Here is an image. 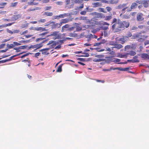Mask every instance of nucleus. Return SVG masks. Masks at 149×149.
Instances as JSON below:
<instances>
[{"label":"nucleus","mask_w":149,"mask_h":149,"mask_svg":"<svg viewBox=\"0 0 149 149\" xmlns=\"http://www.w3.org/2000/svg\"><path fill=\"white\" fill-rule=\"evenodd\" d=\"M7 47L8 49H10L13 48L14 47V45L13 44H7Z\"/></svg>","instance_id":"nucleus-29"},{"label":"nucleus","mask_w":149,"mask_h":149,"mask_svg":"<svg viewBox=\"0 0 149 149\" xmlns=\"http://www.w3.org/2000/svg\"><path fill=\"white\" fill-rule=\"evenodd\" d=\"M56 4L58 5H62L63 3V2L61 1H57L56 2Z\"/></svg>","instance_id":"nucleus-55"},{"label":"nucleus","mask_w":149,"mask_h":149,"mask_svg":"<svg viewBox=\"0 0 149 149\" xmlns=\"http://www.w3.org/2000/svg\"><path fill=\"white\" fill-rule=\"evenodd\" d=\"M13 23H14L13 22L10 23H8V24H7L5 25H4V26H4V27H6L8 26H10L11 25H12V24H13Z\"/></svg>","instance_id":"nucleus-38"},{"label":"nucleus","mask_w":149,"mask_h":149,"mask_svg":"<svg viewBox=\"0 0 149 149\" xmlns=\"http://www.w3.org/2000/svg\"><path fill=\"white\" fill-rule=\"evenodd\" d=\"M46 38V37H44V38H38L36 39V41H38L39 40H41L43 39H44Z\"/></svg>","instance_id":"nucleus-49"},{"label":"nucleus","mask_w":149,"mask_h":149,"mask_svg":"<svg viewBox=\"0 0 149 149\" xmlns=\"http://www.w3.org/2000/svg\"><path fill=\"white\" fill-rule=\"evenodd\" d=\"M41 0H32V1L30 2H28V4L29 5H37L38 4V3L34 2L35 1H40Z\"/></svg>","instance_id":"nucleus-11"},{"label":"nucleus","mask_w":149,"mask_h":149,"mask_svg":"<svg viewBox=\"0 0 149 149\" xmlns=\"http://www.w3.org/2000/svg\"><path fill=\"white\" fill-rule=\"evenodd\" d=\"M18 3V2H15L14 3H12L11 4L10 6L12 7H16L17 6Z\"/></svg>","instance_id":"nucleus-33"},{"label":"nucleus","mask_w":149,"mask_h":149,"mask_svg":"<svg viewBox=\"0 0 149 149\" xmlns=\"http://www.w3.org/2000/svg\"><path fill=\"white\" fill-rule=\"evenodd\" d=\"M141 57L144 59H149V55L146 53H143L141 54Z\"/></svg>","instance_id":"nucleus-7"},{"label":"nucleus","mask_w":149,"mask_h":149,"mask_svg":"<svg viewBox=\"0 0 149 149\" xmlns=\"http://www.w3.org/2000/svg\"><path fill=\"white\" fill-rule=\"evenodd\" d=\"M127 3H123L119 4L117 7V8L118 9H123L126 7Z\"/></svg>","instance_id":"nucleus-10"},{"label":"nucleus","mask_w":149,"mask_h":149,"mask_svg":"<svg viewBox=\"0 0 149 149\" xmlns=\"http://www.w3.org/2000/svg\"><path fill=\"white\" fill-rule=\"evenodd\" d=\"M140 36H141V33H138L134 35L132 37V38L135 39Z\"/></svg>","instance_id":"nucleus-16"},{"label":"nucleus","mask_w":149,"mask_h":149,"mask_svg":"<svg viewBox=\"0 0 149 149\" xmlns=\"http://www.w3.org/2000/svg\"><path fill=\"white\" fill-rule=\"evenodd\" d=\"M48 33V32L43 33L41 34H39V36H41V38H44V37H46L45 36Z\"/></svg>","instance_id":"nucleus-28"},{"label":"nucleus","mask_w":149,"mask_h":149,"mask_svg":"<svg viewBox=\"0 0 149 149\" xmlns=\"http://www.w3.org/2000/svg\"><path fill=\"white\" fill-rule=\"evenodd\" d=\"M86 13V11L84 10L80 12V14L85 15Z\"/></svg>","instance_id":"nucleus-43"},{"label":"nucleus","mask_w":149,"mask_h":149,"mask_svg":"<svg viewBox=\"0 0 149 149\" xmlns=\"http://www.w3.org/2000/svg\"><path fill=\"white\" fill-rule=\"evenodd\" d=\"M102 24L103 25H105L108 26L109 25V24L108 23L106 22H103V23H102Z\"/></svg>","instance_id":"nucleus-64"},{"label":"nucleus","mask_w":149,"mask_h":149,"mask_svg":"<svg viewBox=\"0 0 149 149\" xmlns=\"http://www.w3.org/2000/svg\"><path fill=\"white\" fill-rule=\"evenodd\" d=\"M95 80L97 82H101L102 83H104V81L103 80H100L96 79H95Z\"/></svg>","instance_id":"nucleus-52"},{"label":"nucleus","mask_w":149,"mask_h":149,"mask_svg":"<svg viewBox=\"0 0 149 149\" xmlns=\"http://www.w3.org/2000/svg\"><path fill=\"white\" fill-rule=\"evenodd\" d=\"M114 46L113 48H116L118 49H120L123 47V46L120 44H114L113 45Z\"/></svg>","instance_id":"nucleus-8"},{"label":"nucleus","mask_w":149,"mask_h":149,"mask_svg":"<svg viewBox=\"0 0 149 149\" xmlns=\"http://www.w3.org/2000/svg\"><path fill=\"white\" fill-rule=\"evenodd\" d=\"M127 53H126L124 54L121 55H120V57L121 58H126L128 56V55H127Z\"/></svg>","instance_id":"nucleus-40"},{"label":"nucleus","mask_w":149,"mask_h":149,"mask_svg":"<svg viewBox=\"0 0 149 149\" xmlns=\"http://www.w3.org/2000/svg\"><path fill=\"white\" fill-rule=\"evenodd\" d=\"M63 64H61L60 65H59L58 68L56 70L57 72H61L62 71V67L63 65Z\"/></svg>","instance_id":"nucleus-24"},{"label":"nucleus","mask_w":149,"mask_h":149,"mask_svg":"<svg viewBox=\"0 0 149 149\" xmlns=\"http://www.w3.org/2000/svg\"><path fill=\"white\" fill-rule=\"evenodd\" d=\"M132 60L133 63L139 62V61L137 59V57L136 56L134 57Z\"/></svg>","instance_id":"nucleus-26"},{"label":"nucleus","mask_w":149,"mask_h":149,"mask_svg":"<svg viewBox=\"0 0 149 149\" xmlns=\"http://www.w3.org/2000/svg\"><path fill=\"white\" fill-rule=\"evenodd\" d=\"M68 36L70 37H77L78 36V35L77 33H70Z\"/></svg>","instance_id":"nucleus-27"},{"label":"nucleus","mask_w":149,"mask_h":149,"mask_svg":"<svg viewBox=\"0 0 149 149\" xmlns=\"http://www.w3.org/2000/svg\"><path fill=\"white\" fill-rule=\"evenodd\" d=\"M101 44V42L95 43L94 44V46H99Z\"/></svg>","instance_id":"nucleus-44"},{"label":"nucleus","mask_w":149,"mask_h":149,"mask_svg":"<svg viewBox=\"0 0 149 149\" xmlns=\"http://www.w3.org/2000/svg\"><path fill=\"white\" fill-rule=\"evenodd\" d=\"M143 14L141 13H139L137 15V20L139 21H141L144 19V18L143 17Z\"/></svg>","instance_id":"nucleus-5"},{"label":"nucleus","mask_w":149,"mask_h":149,"mask_svg":"<svg viewBox=\"0 0 149 149\" xmlns=\"http://www.w3.org/2000/svg\"><path fill=\"white\" fill-rule=\"evenodd\" d=\"M93 35L92 34H90L86 36V38H87L91 39L93 38Z\"/></svg>","instance_id":"nucleus-39"},{"label":"nucleus","mask_w":149,"mask_h":149,"mask_svg":"<svg viewBox=\"0 0 149 149\" xmlns=\"http://www.w3.org/2000/svg\"><path fill=\"white\" fill-rule=\"evenodd\" d=\"M131 47L130 45H127L124 48V50L126 51L127 50H128L131 49Z\"/></svg>","instance_id":"nucleus-32"},{"label":"nucleus","mask_w":149,"mask_h":149,"mask_svg":"<svg viewBox=\"0 0 149 149\" xmlns=\"http://www.w3.org/2000/svg\"><path fill=\"white\" fill-rule=\"evenodd\" d=\"M19 49H25L26 47V46L25 45L20 46L19 47Z\"/></svg>","instance_id":"nucleus-46"},{"label":"nucleus","mask_w":149,"mask_h":149,"mask_svg":"<svg viewBox=\"0 0 149 149\" xmlns=\"http://www.w3.org/2000/svg\"><path fill=\"white\" fill-rule=\"evenodd\" d=\"M14 50H16L17 51H16L17 52H19L20 51V50H19L20 49H19V47L18 48H14Z\"/></svg>","instance_id":"nucleus-61"},{"label":"nucleus","mask_w":149,"mask_h":149,"mask_svg":"<svg viewBox=\"0 0 149 149\" xmlns=\"http://www.w3.org/2000/svg\"><path fill=\"white\" fill-rule=\"evenodd\" d=\"M122 15V14H121L120 15V16L121 17ZM130 15L128 14H124L121 16V17L123 19H128L130 18Z\"/></svg>","instance_id":"nucleus-12"},{"label":"nucleus","mask_w":149,"mask_h":149,"mask_svg":"<svg viewBox=\"0 0 149 149\" xmlns=\"http://www.w3.org/2000/svg\"><path fill=\"white\" fill-rule=\"evenodd\" d=\"M118 2V0H110L109 1V4H116Z\"/></svg>","instance_id":"nucleus-19"},{"label":"nucleus","mask_w":149,"mask_h":149,"mask_svg":"<svg viewBox=\"0 0 149 149\" xmlns=\"http://www.w3.org/2000/svg\"><path fill=\"white\" fill-rule=\"evenodd\" d=\"M7 4L6 2H2L0 3V6H4Z\"/></svg>","instance_id":"nucleus-50"},{"label":"nucleus","mask_w":149,"mask_h":149,"mask_svg":"<svg viewBox=\"0 0 149 149\" xmlns=\"http://www.w3.org/2000/svg\"><path fill=\"white\" fill-rule=\"evenodd\" d=\"M44 15H45L47 16H51L53 15V13L52 12H45L43 14Z\"/></svg>","instance_id":"nucleus-25"},{"label":"nucleus","mask_w":149,"mask_h":149,"mask_svg":"<svg viewBox=\"0 0 149 149\" xmlns=\"http://www.w3.org/2000/svg\"><path fill=\"white\" fill-rule=\"evenodd\" d=\"M136 14V12H132L131 13V15L133 16H134Z\"/></svg>","instance_id":"nucleus-63"},{"label":"nucleus","mask_w":149,"mask_h":149,"mask_svg":"<svg viewBox=\"0 0 149 149\" xmlns=\"http://www.w3.org/2000/svg\"><path fill=\"white\" fill-rule=\"evenodd\" d=\"M58 23L56 24L53 23L51 25V28L52 29H56L58 28Z\"/></svg>","instance_id":"nucleus-23"},{"label":"nucleus","mask_w":149,"mask_h":149,"mask_svg":"<svg viewBox=\"0 0 149 149\" xmlns=\"http://www.w3.org/2000/svg\"><path fill=\"white\" fill-rule=\"evenodd\" d=\"M69 27V25L68 24H65L62 27V29H63L64 28H67Z\"/></svg>","instance_id":"nucleus-51"},{"label":"nucleus","mask_w":149,"mask_h":149,"mask_svg":"<svg viewBox=\"0 0 149 149\" xmlns=\"http://www.w3.org/2000/svg\"><path fill=\"white\" fill-rule=\"evenodd\" d=\"M82 28L79 26H78L76 27V31H79L81 30Z\"/></svg>","instance_id":"nucleus-47"},{"label":"nucleus","mask_w":149,"mask_h":149,"mask_svg":"<svg viewBox=\"0 0 149 149\" xmlns=\"http://www.w3.org/2000/svg\"><path fill=\"white\" fill-rule=\"evenodd\" d=\"M107 42V41L105 39L102 40L100 42L101 44H104Z\"/></svg>","instance_id":"nucleus-59"},{"label":"nucleus","mask_w":149,"mask_h":149,"mask_svg":"<svg viewBox=\"0 0 149 149\" xmlns=\"http://www.w3.org/2000/svg\"><path fill=\"white\" fill-rule=\"evenodd\" d=\"M51 8H52V7L51 6H47L45 8V10H50L51 9Z\"/></svg>","instance_id":"nucleus-53"},{"label":"nucleus","mask_w":149,"mask_h":149,"mask_svg":"<svg viewBox=\"0 0 149 149\" xmlns=\"http://www.w3.org/2000/svg\"><path fill=\"white\" fill-rule=\"evenodd\" d=\"M59 33L58 31H55L51 33L52 36L54 37V39H59L61 38V35Z\"/></svg>","instance_id":"nucleus-3"},{"label":"nucleus","mask_w":149,"mask_h":149,"mask_svg":"<svg viewBox=\"0 0 149 149\" xmlns=\"http://www.w3.org/2000/svg\"><path fill=\"white\" fill-rule=\"evenodd\" d=\"M127 54L128 56L130 55L131 56H134L136 54V53L134 51H130L129 53H127Z\"/></svg>","instance_id":"nucleus-21"},{"label":"nucleus","mask_w":149,"mask_h":149,"mask_svg":"<svg viewBox=\"0 0 149 149\" xmlns=\"http://www.w3.org/2000/svg\"><path fill=\"white\" fill-rule=\"evenodd\" d=\"M149 44V40H146L144 42V44L145 46L146 45H147Z\"/></svg>","instance_id":"nucleus-57"},{"label":"nucleus","mask_w":149,"mask_h":149,"mask_svg":"<svg viewBox=\"0 0 149 149\" xmlns=\"http://www.w3.org/2000/svg\"><path fill=\"white\" fill-rule=\"evenodd\" d=\"M35 30L37 31H46L47 30L45 29V28H43L42 27H37L35 28Z\"/></svg>","instance_id":"nucleus-14"},{"label":"nucleus","mask_w":149,"mask_h":149,"mask_svg":"<svg viewBox=\"0 0 149 149\" xmlns=\"http://www.w3.org/2000/svg\"><path fill=\"white\" fill-rule=\"evenodd\" d=\"M49 1V0H43L42 2L43 3H48Z\"/></svg>","instance_id":"nucleus-62"},{"label":"nucleus","mask_w":149,"mask_h":149,"mask_svg":"<svg viewBox=\"0 0 149 149\" xmlns=\"http://www.w3.org/2000/svg\"><path fill=\"white\" fill-rule=\"evenodd\" d=\"M142 37L143 38H140L138 39V41L139 42H142L144 40L146 39L148 36H143Z\"/></svg>","instance_id":"nucleus-18"},{"label":"nucleus","mask_w":149,"mask_h":149,"mask_svg":"<svg viewBox=\"0 0 149 149\" xmlns=\"http://www.w3.org/2000/svg\"><path fill=\"white\" fill-rule=\"evenodd\" d=\"M94 13L98 18H104L105 17L104 15L102 13H97L96 12H95Z\"/></svg>","instance_id":"nucleus-9"},{"label":"nucleus","mask_w":149,"mask_h":149,"mask_svg":"<svg viewBox=\"0 0 149 149\" xmlns=\"http://www.w3.org/2000/svg\"><path fill=\"white\" fill-rule=\"evenodd\" d=\"M82 54H83V55L81 56L88 57L89 56V54L88 53H87L83 52Z\"/></svg>","instance_id":"nucleus-34"},{"label":"nucleus","mask_w":149,"mask_h":149,"mask_svg":"<svg viewBox=\"0 0 149 149\" xmlns=\"http://www.w3.org/2000/svg\"><path fill=\"white\" fill-rule=\"evenodd\" d=\"M125 36H123L121 38H118V37H117L116 38L115 40L116 42H120V43L122 44H124L125 42Z\"/></svg>","instance_id":"nucleus-4"},{"label":"nucleus","mask_w":149,"mask_h":149,"mask_svg":"<svg viewBox=\"0 0 149 149\" xmlns=\"http://www.w3.org/2000/svg\"><path fill=\"white\" fill-rule=\"evenodd\" d=\"M141 1L145 8H147L149 6V0H144Z\"/></svg>","instance_id":"nucleus-6"},{"label":"nucleus","mask_w":149,"mask_h":149,"mask_svg":"<svg viewBox=\"0 0 149 149\" xmlns=\"http://www.w3.org/2000/svg\"><path fill=\"white\" fill-rule=\"evenodd\" d=\"M132 36V34L130 32H129L128 33L126 34V36H125V38H129L131 37Z\"/></svg>","instance_id":"nucleus-31"},{"label":"nucleus","mask_w":149,"mask_h":149,"mask_svg":"<svg viewBox=\"0 0 149 149\" xmlns=\"http://www.w3.org/2000/svg\"><path fill=\"white\" fill-rule=\"evenodd\" d=\"M21 17V15L19 14L14 15L12 17V19L13 20H16Z\"/></svg>","instance_id":"nucleus-13"},{"label":"nucleus","mask_w":149,"mask_h":149,"mask_svg":"<svg viewBox=\"0 0 149 149\" xmlns=\"http://www.w3.org/2000/svg\"><path fill=\"white\" fill-rule=\"evenodd\" d=\"M125 10H126L127 12H130L132 10L131 8V7H130L128 6H126L125 7V8H123L122 9V11H125Z\"/></svg>","instance_id":"nucleus-17"},{"label":"nucleus","mask_w":149,"mask_h":149,"mask_svg":"<svg viewBox=\"0 0 149 149\" xmlns=\"http://www.w3.org/2000/svg\"><path fill=\"white\" fill-rule=\"evenodd\" d=\"M105 20H106L109 21L112 18V14H111L109 16H105Z\"/></svg>","instance_id":"nucleus-20"},{"label":"nucleus","mask_w":149,"mask_h":149,"mask_svg":"<svg viewBox=\"0 0 149 149\" xmlns=\"http://www.w3.org/2000/svg\"><path fill=\"white\" fill-rule=\"evenodd\" d=\"M69 21V19H62L61 22L63 24L65 23L68 22Z\"/></svg>","instance_id":"nucleus-30"},{"label":"nucleus","mask_w":149,"mask_h":149,"mask_svg":"<svg viewBox=\"0 0 149 149\" xmlns=\"http://www.w3.org/2000/svg\"><path fill=\"white\" fill-rule=\"evenodd\" d=\"M10 60V59H7L4 60H2L0 61V63H3L6 62Z\"/></svg>","instance_id":"nucleus-35"},{"label":"nucleus","mask_w":149,"mask_h":149,"mask_svg":"<svg viewBox=\"0 0 149 149\" xmlns=\"http://www.w3.org/2000/svg\"><path fill=\"white\" fill-rule=\"evenodd\" d=\"M111 24L112 29L114 32H119L124 30L125 28H128L130 26V23L128 21H121L119 19H117L113 18Z\"/></svg>","instance_id":"nucleus-1"},{"label":"nucleus","mask_w":149,"mask_h":149,"mask_svg":"<svg viewBox=\"0 0 149 149\" xmlns=\"http://www.w3.org/2000/svg\"><path fill=\"white\" fill-rule=\"evenodd\" d=\"M46 21V19H41L40 20L38 21V22L39 23L42 22V23H44Z\"/></svg>","instance_id":"nucleus-41"},{"label":"nucleus","mask_w":149,"mask_h":149,"mask_svg":"<svg viewBox=\"0 0 149 149\" xmlns=\"http://www.w3.org/2000/svg\"><path fill=\"white\" fill-rule=\"evenodd\" d=\"M106 8L108 12H109L112 10V8L109 6L106 7Z\"/></svg>","instance_id":"nucleus-42"},{"label":"nucleus","mask_w":149,"mask_h":149,"mask_svg":"<svg viewBox=\"0 0 149 149\" xmlns=\"http://www.w3.org/2000/svg\"><path fill=\"white\" fill-rule=\"evenodd\" d=\"M83 1V0H74V2L75 3H81Z\"/></svg>","instance_id":"nucleus-37"},{"label":"nucleus","mask_w":149,"mask_h":149,"mask_svg":"<svg viewBox=\"0 0 149 149\" xmlns=\"http://www.w3.org/2000/svg\"><path fill=\"white\" fill-rule=\"evenodd\" d=\"M93 7H97L99 6H101L102 4L99 2H95L92 4Z\"/></svg>","instance_id":"nucleus-15"},{"label":"nucleus","mask_w":149,"mask_h":149,"mask_svg":"<svg viewBox=\"0 0 149 149\" xmlns=\"http://www.w3.org/2000/svg\"><path fill=\"white\" fill-rule=\"evenodd\" d=\"M109 1H108L107 0H101V2H102L104 3H108V4L109 3Z\"/></svg>","instance_id":"nucleus-56"},{"label":"nucleus","mask_w":149,"mask_h":149,"mask_svg":"<svg viewBox=\"0 0 149 149\" xmlns=\"http://www.w3.org/2000/svg\"><path fill=\"white\" fill-rule=\"evenodd\" d=\"M99 10L100 11L103 13H106V11L105 10L104 8H99Z\"/></svg>","instance_id":"nucleus-36"},{"label":"nucleus","mask_w":149,"mask_h":149,"mask_svg":"<svg viewBox=\"0 0 149 149\" xmlns=\"http://www.w3.org/2000/svg\"><path fill=\"white\" fill-rule=\"evenodd\" d=\"M29 53H26L24 54L23 55H22L21 56V58H23L25 56H27L28 55H29Z\"/></svg>","instance_id":"nucleus-60"},{"label":"nucleus","mask_w":149,"mask_h":149,"mask_svg":"<svg viewBox=\"0 0 149 149\" xmlns=\"http://www.w3.org/2000/svg\"><path fill=\"white\" fill-rule=\"evenodd\" d=\"M141 3V1L139 0L136 1V2L132 3L130 6L132 10V9H136L137 7L138 4H140Z\"/></svg>","instance_id":"nucleus-2"},{"label":"nucleus","mask_w":149,"mask_h":149,"mask_svg":"<svg viewBox=\"0 0 149 149\" xmlns=\"http://www.w3.org/2000/svg\"><path fill=\"white\" fill-rule=\"evenodd\" d=\"M138 27L140 29H143L145 27V26L144 25H139L138 26Z\"/></svg>","instance_id":"nucleus-58"},{"label":"nucleus","mask_w":149,"mask_h":149,"mask_svg":"<svg viewBox=\"0 0 149 149\" xmlns=\"http://www.w3.org/2000/svg\"><path fill=\"white\" fill-rule=\"evenodd\" d=\"M13 43L14 44L13 45H14V46L15 45L18 46V45H21V44L20 43H18L16 42H13Z\"/></svg>","instance_id":"nucleus-45"},{"label":"nucleus","mask_w":149,"mask_h":149,"mask_svg":"<svg viewBox=\"0 0 149 149\" xmlns=\"http://www.w3.org/2000/svg\"><path fill=\"white\" fill-rule=\"evenodd\" d=\"M42 46V45L41 44H38L34 45L33 47V48H36V49H39Z\"/></svg>","instance_id":"nucleus-22"},{"label":"nucleus","mask_w":149,"mask_h":149,"mask_svg":"<svg viewBox=\"0 0 149 149\" xmlns=\"http://www.w3.org/2000/svg\"><path fill=\"white\" fill-rule=\"evenodd\" d=\"M35 10V8H29V9H28L27 10V11L29 12L34 11Z\"/></svg>","instance_id":"nucleus-54"},{"label":"nucleus","mask_w":149,"mask_h":149,"mask_svg":"<svg viewBox=\"0 0 149 149\" xmlns=\"http://www.w3.org/2000/svg\"><path fill=\"white\" fill-rule=\"evenodd\" d=\"M104 37H107L108 36V32L107 31H104Z\"/></svg>","instance_id":"nucleus-48"}]
</instances>
